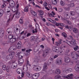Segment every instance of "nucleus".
<instances>
[{"instance_id":"72a5a7b5","label":"nucleus","mask_w":79,"mask_h":79,"mask_svg":"<svg viewBox=\"0 0 79 79\" xmlns=\"http://www.w3.org/2000/svg\"><path fill=\"white\" fill-rule=\"evenodd\" d=\"M51 60H52V61H53V59L52 58L50 60H49L48 61V65H50L51 64V63H52V62H51Z\"/></svg>"},{"instance_id":"ea45409f","label":"nucleus","mask_w":79,"mask_h":79,"mask_svg":"<svg viewBox=\"0 0 79 79\" xmlns=\"http://www.w3.org/2000/svg\"><path fill=\"white\" fill-rule=\"evenodd\" d=\"M23 18H21L19 21V22L20 24H23Z\"/></svg>"},{"instance_id":"20e7f679","label":"nucleus","mask_w":79,"mask_h":79,"mask_svg":"<svg viewBox=\"0 0 79 79\" xmlns=\"http://www.w3.org/2000/svg\"><path fill=\"white\" fill-rule=\"evenodd\" d=\"M73 74H69V75H67V76H63V77L64 78V79H66V78L67 79H73Z\"/></svg>"},{"instance_id":"de8ad7c7","label":"nucleus","mask_w":79,"mask_h":79,"mask_svg":"<svg viewBox=\"0 0 79 79\" xmlns=\"http://www.w3.org/2000/svg\"><path fill=\"white\" fill-rule=\"evenodd\" d=\"M47 5H48V4H47V2H45L44 3V6L46 7V6H47Z\"/></svg>"},{"instance_id":"393cba45","label":"nucleus","mask_w":79,"mask_h":79,"mask_svg":"<svg viewBox=\"0 0 79 79\" xmlns=\"http://www.w3.org/2000/svg\"><path fill=\"white\" fill-rule=\"evenodd\" d=\"M48 20L49 21L52 23H54V24L55 23V21L53 20L52 19H50V18H48Z\"/></svg>"},{"instance_id":"052dcab7","label":"nucleus","mask_w":79,"mask_h":79,"mask_svg":"<svg viewBox=\"0 0 79 79\" xmlns=\"http://www.w3.org/2000/svg\"><path fill=\"white\" fill-rule=\"evenodd\" d=\"M68 71H69V73L70 72H72V69H68Z\"/></svg>"},{"instance_id":"13d9d810","label":"nucleus","mask_w":79,"mask_h":79,"mask_svg":"<svg viewBox=\"0 0 79 79\" xmlns=\"http://www.w3.org/2000/svg\"><path fill=\"white\" fill-rule=\"evenodd\" d=\"M65 51V53H68L69 52V50H66Z\"/></svg>"},{"instance_id":"c03bdc74","label":"nucleus","mask_w":79,"mask_h":79,"mask_svg":"<svg viewBox=\"0 0 79 79\" xmlns=\"http://www.w3.org/2000/svg\"><path fill=\"white\" fill-rule=\"evenodd\" d=\"M6 3H3V5H2V8H3L4 7H5V6H6Z\"/></svg>"},{"instance_id":"4be33fe9","label":"nucleus","mask_w":79,"mask_h":79,"mask_svg":"<svg viewBox=\"0 0 79 79\" xmlns=\"http://www.w3.org/2000/svg\"><path fill=\"white\" fill-rule=\"evenodd\" d=\"M55 52L56 53H58L59 54L60 53H63V51L61 50H56Z\"/></svg>"},{"instance_id":"7ed1b4c3","label":"nucleus","mask_w":79,"mask_h":79,"mask_svg":"<svg viewBox=\"0 0 79 79\" xmlns=\"http://www.w3.org/2000/svg\"><path fill=\"white\" fill-rule=\"evenodd\" d=\"M7 2L9 3V5L11 7H14L15 6V1L11 0H7Z\"/></svg>"},{"instance_id":"864d4df0","label":"nucleus","mask_w":79,"mask_h":79,"mask_svg":"<svg viewBox=\"0 0 79 79\" xmlns=\"http://www.w3.org/2000/svg\"><path fill=\"white\" fill-rule=\"evenodd\" d=\"M75 61L76 63H79V60H77V59H75Z\"/></svg>"},{"instance_id":"79ce46f5","label":"nucleus","mask_w":79,"mask_h":79,"mask_svg":"<svg viewBox=\"0 0 79 79\" xmlns=\"http://www.w3.org/2000/svg\"><path fill=\"white\" fill-rule=\"evenodd\" d=\"M2 69H3V70H4V71H5L6 69V65H3L2 67Z\"/></svg>"},{"instance_id":"c85d7f7f","label":"nucleus","mask_w":79,"mask_h":79,"mask_svg":"<svg viewBox=\"0 0 79 79\" xmlns=\"http://www.w3.org/2000/svg\"><path fill=\"white\" fill-rule=\"evenodd\" d=\"M52 2L53 5H56L57 4V0H52Z\"/></svg>"},{"instance_id":"49530a36","label":"nucleus","mask_w":79,"mask_h":79,"mask_svg":"<svg viewBox=\"0 0 79 79\" xmlns=\"http://www.w3.org/2000/svg\"><path fill=\"white\" fill-rule=\"evenodd\" d=\"M60 5L61 6H64L65 5V3L63 2L62 1H60Z\"/></svg>"},{"instance_id":"c9c22d12","label":"nucleus","mask_w":79,"mask_h":79,"mask_svg":"<svg viewBox=\"0 0 79 79\" xmlns=\"http://www.w3.org/2000/svg\"><path fill=\"white\" fill-rule=\"evenodd\" d=\"M15 56L16 57H19V58H20V56L23 58V56L21 55H19V53H17V54H16Z\"/></svg>"},{"instance_id":"412c9836","label":"nucleus","mask_w":79,"mask_h":79,"mask_svg":"<svg viewBox=\"0 0 79 79\" xmlns=\"http://www.w3.org/2000/svg\"><path fill=\"white\" fill-rule=\"evenodd\" d=\"M61 76L59 75H56L54 77L55 79H61Z\"/></svg>"},{"instance_id":"37998d69","label":"nucleus","mask_w":79,"mask_h":79,"mask_svg":"<svg viewBox=\"0 0 79 79\" xmlns=\"http://www.w3.org/2000/svg\"><path fill=\"white\" fill-rule=\"evenodd\" d=\"M6 58H7V60H11L12 59V58L10 56H9V55H8L7 56Z\"/></svg>"},{"instance_id":"5fc2aeb1","label":"nucleus","mask_w":79,"mask_h":79,"mask_svg":"<svg viewBox=\"0 0 79 79\" xmlns=\"http://www.w3.org/2000/svg\"><path fill=\"white\" fill-rule=\"evenodd\" d=\"M59 25L60 26H62V27H63L64 26V24L62 23H59Z\"/></svg>"},{"instance_id":"f704fd0d","label":"nucleus","mask_w":79,"mask_h":79,"mask_svg":"<svg viewBox=\"0 0 79 79\" xmlns=\"http://www.w3.org/2000/svg\"><path fill=\"white\" fill-rule=\"evenodd\" d=\"M73 32H75V33H77L78 32V30L76 28H74L73 30Z\"/></svg>"},{"instance_id":"09e8293b","label":"nucleus","mask_w":79,"mask_h":79,"mask_svg":"<svg viewBox=\"0 0 79 79\" xmlns=\"http://www.w3.org/2000/svg\"><path fill=\"white\" fill-rule=\"evenodd\" d=\"M70 15H71L72 16H73L75 15V12H74V11L71 12Z\"/></svg>"},{"instance_id":"6ab92c4d","label":"nucleus","mask_w":79,"mask_h":79,"mask_svg":"<svg viewBox=\"0 0 79 79\" xmlns=\"http://www.w3.org/2000/svg\"><path fill=\"white\" fill-rule=\"evenodd\" d=\"M31 51H32V50H26V52H25L26 53H25V54L27 55V56H29V55H30V52H31Z\"/></svg>"},{"instance_id":"f03ea898","label":"nucleus","mask_w":79,"mask_h":79,"mask_svg":"<svg viewBox=\"0 0 79 79\" xmlns=\"http://www.w3.org/2000/svg\"><path fill=\"white\" fill-rule=\"evenodd\" d=\"M76 41L75 39H72L71 40V41H67L66 42V43L68 45L71 46L72 45H74L76 44Z\"/></svg>"},{"instance_id":"dca6fc26","label":"nucleus","mask_w":79,"mask_h":79,"mask_svg":"<svg viewBox=\"0 0 79 79\" xmlns=\"http://www.w3.org/2000/svg\"><path fill=\"white\" fill-rule=\"evenodd\" d=\"M48 68V66H47V63H45L44 64V66H43V70L44 71H45V70L47 69Z\"/></svg>"},{"instance_id":"aec40b11","label":"nucleus","mask_w":79,"mask_h":79,"mask_svg":"<svg viewBox=\"0 0 79 79\" xmlns=\"http://www.w3.org/2000/svg\"><path fill=\"white\" fill-rule=\"evenodd\" d=\"M75 69L76 71H79V64H77L76 65L75 67Z\"/></svg>"},{"instance_id":"f3484780","label":"nucleus","mask_w":79,"mask_h":79,"mask_svg":"<svg viewBox=\"0 0 79 79\" xmlns=\"http://www.w3.org/2000/svg\"><path fill=\"white\" fill-rule=\"evenodd\" d=\"M64 17L66 19H69L70 18V15L69 13L66 14H65Z\"/></svg>"},{"instance_id":"6e6552de","label":"nucleus","mask_w":79,"mask_h":79,"mask_svg":"<svg viewBox=\"0 0 79 79\" xmlns=\"http://www.w3.org/2000/svg\"><path fill=\"white\" fill-rule=\"evenodd\" d=\"M4 36V31L3 30V29H0V37L2 38Z\"/></svg>"},{"instance_id":"6e6d98bb","label":"nucleus","mask_w":79,"mask_h":79,"mask_svg":"<svg viewBox=\"0 0 79 79\" xmlns=\"http://www.w3.org/2000/svg\"><path fill=\"white\" fill-rule=\"evenodd\" d=\"M59 11L60 13H61V12H62L63 11V9H61V8L59 10Z\"/></svg>"},{"instance_id":"a18cd8bd","label":"nucleus","mask_w":79,"mask_h":79,"mask_svg":"<svg viewBox=\"0 0 79 79\" xmlns=\"http://www.w3.org/2000/svg\"><path fill=\"white\" fill-rule=\"evenodd\" d=\"M74 3H71L69 5V7H73V6H74Z\"/></svg>"},{"instance_id":"a211bd4d","label":"nucleus","mask_w":79,"mask_h":79,"mask_svg":"<svg viewBox=\"0 0 79 79\" xmlns=\"http://www.w3.org/2000/svg\"><path fill=\"white\" fill-rule=\"evenodd\" d=\"M26 75L29 78H31V77H32V75H31L30 73H29V72H26Z\"/></svg>"},{"instance_id":"473e14b6","label":"nucleus","mask_w":79,"mask_h":79,"mask_svg":"<svg viewBox=\"0 0 79 79\" xmlns=\"http://www.w3.org/2000/svg\"><path fill=\"white\" fill-rule=\"evenodd\" d=\"M49 74H52L55 73V71H53L52 70H49Z\"/></svg>"},{"instance_id":"bf43d9fd","label":"nucleus","mask_w":79,"mask_h":79,"mask_svg":"<svg viewBox=\"0 0 79 79\" xmlns=\"http://www.w3.org/2000/svg\"><path fill=\"white\" fill-rule=\"evenodd\" d=\"M34 16H37V13L35 12H34V13H33V14Z\"/></svg>"},{"instance_id":"a19ab883","label":"nucleus","mask_w":79,"mask_h":79,"mask_svg":"<svg viewBox=\"0 0 79 79\" xmlns=\"http://www.w3.org/2000/svg\"><path fill=\"white\" fill-rule=\"evenodd\" d=\"M35 40V37L34 36H32L31 37V38L30 40L31 41H34Z\"/></svg>"},{"instance_id":"b1692460","label":"nucleus","mask_w":79,"mask_h":79,"mask_svg":"<svg viewBox=\"0 0 79 79\" xmlns=\"http://www.w3.org/2000/svg\"><path fill=\"white\" fill-rule=\"evenodd\" d=\"M38 12L40 13V15H44V12L42 10H38Z\"/></svg>"},{"instance_id":"cd10ccee","label":"nucleus","mask_w":79,"mask_h":79,"mask_svg":"<svg viewBox=\"0 0 79 79\" xmlns=\"http://www.w3.org/2000/svg\"><path fill=\"white\" fill-rule=\"evenodd\" d=\"M24 11L25 12H28L29 11V6H27L25 7L24 9Z\"/></svg>"},{"instance_id":"4c0bfd02","label":"nucleus","mask_w":79,"mask_h":79,"mask_svg":"<svg viewBox=\"0 0 79 79\" xmlns=\"http://www.w3.org/2000/svg\"><path fill=\"white\" fill-rule=\"evenodd\" d=\"M17 65H18V64L16 63H15L13 65V68L14 69H15V68L17 67Z\"/></svg>"},{"instance_id":"69168bd1","label":"nucleus","mask_w":79,"mask_h":79,"mask_svg":"<svg viewBox=\"0 0 79 79\" xmlns=\"http://www.w3.org/2000/svg\"><path fill=\"white\" fill-rule=\"evenodd\" d=\"M55 32H59V30H58L57 29H55Z\"/></svg>"},{"instance_id":"603ef678","label":"nucleus","mask_w":79,"mask_h":79,"mask_svg":"<svg viewBox=\"0 0 79 79\" xmlns=\"http://www.w3.org/2000/svg\"><path fill=\"white\" fill-rule=\"evenodd\" d=\"M6 70L7 72H8V73L9 72V71H10V67H7L6 68Z\"/></svg>"},{"instance_id":"774afa93","label":"nucleus","mask_w":79,"mask_h":79,"mask_svg":"<svg viewBox=\"0 0 79 79\" xmlns=\"http://www.w3.org/2000/svg\"><path fill=\"white\" fill-rule=\"evenodd\" d=\"M40 47L41 48H44V46L43 45H41Z\"/></svg>"},{"instance_id":"4d7b16f0","label":"nucleus","mask_w":79,"mask_h":79,"mask_svg":"<svg viewBox=\"0 0 79 79\" xmlns=\"http://www.w3.org/2000/svg\"><path fill=\"white\" fill-rule=\"evenodd\" d=\"M64 9H65V10H67V11H69V10H70L69 7L65 8Z\"/></svg>"},{"instance_id":"7c9ffc66","label":"nucleus","mask_w":79,"mask_h":79,"mask_svg":"<svg viewBox=\"0 0 79 79\" xmlns=\"http://www.w3.org/2000/svg\"><path fill=\"white\" fill-rule=\"evenodd\" d=\"M3 13V10L1 9L0 10V18L2 16Z\"/></svg>"},{"instance_id":"680f3d73","label":"nucleus","mask_w":79,"mask_h":79,"mask_svg":"<svg viewBox=\"0 0 79 79\" xmlns=\"http://www.w3.org/2000/svg\"><path fill=\"white\" fill-rule=\"evenodd\" d=\"M9 50H15V49L13 48V47H10Z\"/></svg>"},{"instance_id":"338daca9","label":"nucleus","mask_w":79,"mask_h":79,"mask_svg":"<svg viewBox=\"0 0 79 79\" xmlns=\"http://www.w3.org/2000/svg\"><path fill=\"white\" fill-rule=\"evenodd\" d=\"M3 66V63H0V66H1V67H2V66Z\"/></svg>"},{"instance_id":"e2e57ef3","label":"nucleus","mask_w":79,"mask_h":79,"mask_svg":"<svg viewBox=\"0 0 79 79\" xmlns=\"http://www.w3.org/2000/svg\"><path fill=\"white\" fill-rule=\"evenodd\" d=\"M49 8H50V9H52V6L50 4H49L48 5Z\"/></svg>"},{"instance_id":"f257e3e1","label":"nucleus","mask_w":79,"mask_h":79,"mask_svg":"<svg viewBox=\"0 0 79 79\" xmlns=\"http://www.w3.org/2000/svg\"><path fill=\"white\" fill-rule=\"evenodd\" d=\"M12 11L13 13L15 12L16 13L14 14L11 15H10L9 19H8L7 21V23L10 22V21H11L13 19V18H14L15 15V16L17 18H19L20 17V13H19V12H18V9H17V10H16L15 11H13L12 10Z\"/></svg>"},{"instance_id":"1a4fd4ad","label":"nucleus","mask_w":79,"mask_h":79,"mask_svg":"<svg viewBox=\"0 0 79 79\" xmlns=\"http://www.w3.org/2000/svg\"><path fill=\"white\" fill-rule=\"evenodd\" d=\"M62 60L61 59L58 58L57 59V60L56 61V63L57 64H59V65H60L62 64Z\"/></svg>"},{"instance_id":"3c124183","label":"nucleus","mask_w":79,"mask_h":79,"mask_svg":"<svg viewBox=\"0 0 79 79\" xmlns=\"http://www.w3.org/2000/svg\"><path fill=\"white\" fill-rule=\"evenodd\" d=\"M29 61L28 60H27V65H29V66H31V65L30 64H29Z\"/></svg>"},{"instance_id":"c756f323","label":"nucleus","mask_w":79,"mask_h":79,"mask_svg":"<svg viewBox=\"0 0 79 79\" xmlns=\"http://www.w3.org/2000/svg\"><path fill=\"white\" fill-rule=\"evenodd\" d=\"M17 72L18 74H20L22 73V70L20 69H18L17 70Z\"/></svg>"},{"instance_id":"9b49d317","label":"nucleus","mask_w":79,"mask_h":79,"mask_svg":"<svg viewBox=\"0 0 79 79\" xmlns=\"http://www.w3.org/2000/svg\"><path fill=\"white\" fill-rule=\"evenodd\" d=\"M71 61L70 58L68 57H65V63H69Z\"/></svg>"},{"instance_id":"8fccbe9b","label":"nucleus","mask_w":79,"mask_h":79,"mask_svg":"<svg viewBox=\"0 0 79 79\" xmlns=\"http://www.w3.org/2000/svg\"><path fill=\"white\" fill-rule=\"evenodd\" d=\"M24 68V67H23V70L24 71H27V67H25V68Z\"/></svg>"},{"instance_id":"39448f33","label":"nucleus","mask_w":79,"mask_h":79,"mask_svg":"<svg viewBox=\"0 0 79 79\" xmlns=\"http://www.w3.org/2000/svg\"><path fill=\"white\" fill-rule=\"evenodd\" d=\"M33 69L36 71H39L41 70V67L38 66L34 65L33 68Z\"/></svg>"},{"instance_id":"423d86ee","label":"nucleus","mask_w":79,"mask_h":79,"mask_svg":"<svg viewBox=\"0 0 79 79\" xmlns=\"http://www.w3.org/2000/svg\"><path fill=\"white\" fill-rule=\"evenodd\" d=\"M48 53H49V50H45L44 51V52L43 54V57L44 58L46 57V56H47V54H48Z\"/></svg>"},{"instance_id":"a878e982","label":"nucleus","mask_w":79,"mask_h":79,"mask_svg":"<svg viewBox=\"0 0 79 79\" xmlns=\"http://www.w3.org/2000/svg\"><path fill=\"white\" fill-rule=\"evenodd\" d=\"M14 55H15V52H12L11 53H10L9 55V56H10V57L12 58L14 56Z\"/></svg>"},{"instance_id":"2f4dec72","label":"nucleus","mask_w":79,"mask_h":79,"mask_svg":"<svg viewBox=\"0 0 79 79\" xmlns=\"http://www.w3.org/2000/svg\"><path fill=\"white\" fill-rule=\"evenodd\" d=\"M62 35L64 37V38H66V37H67V35H66V33L64 32H63L62 33Z\"/></svg>"},{"instance_id":"bb28decb","label":"nucleus","mask_w":79,"mask_h":79,"mask_svg":"<svg viewBox=\"0 0 79 79\" xmlns=\"http://www.w3.org/2000/svg\"><path fill=\"white\" fill-rule=\"evenodd\" d=\"M18 61L19 64H23V63L24 62V60L23 59H20Z\"/></svg>"},{"instance_id":"f8f14e48","label":"nucleus","mask_w":79,"mask_h":79,"mask_svg":"<svg viewBox=\"0 0 79 79\" xmlns=\"http://www.w3.org/2000/svg\"><path fill=\"white\" fill-rule=\"evenodd\" d=\"M39 62V59L37 58H35L34 59V61H33V63L37 65L38 64V62Z\"/></svg>"},{"instance_id":"4468645a","label":"nucleus","mask_w":79,"mask_h":79,"mask_svg":"<svg viewBox=\"0 0 79 79\" xmlns=\"http://www.w3.org/2000/svg\"><path fill=\"white\" fill-rule=\"evenodd\" d=\"M61 44V40L59 41V42L56 41L55 43V45L56 46L59 47L60 45V44Z\"/></svg>"},{"instance_id":"5701e85b","label":"nucleus","mask_w":79,"mask_h":79,"mask_svg":"<svg viewBox=\"0 0 79 79\" xmlns=\"http://www.w3.org/2000/svg\"><path fill=\"white\" fill-rule=\"evenodd\" d=\"M60 48L61 49H63V50H64V48H68V47H67V46H66V45H65L64 44H62L61 45Z\"/></svg>"},{"instance_id":"ddd939ff","label":"nucleus","mask_w":79,"mask_h":79,"mask_svg":"<svg viewBox=\"0 0 79 79\" xmlns=\"http://www.w3.org/2000/svg\"><path fill=\"white\" fill-rule=\"evenodd\" d=\"M55 73L57 74H61V72L60 69H57L56 70Z\"/></svg>"},{"instance_id":"e433bc0d","label":"nucleus","mask_w":79,"mask_h":79,"mask_svg":"<svg viewBox=\"0 0 79 79\" xmlns=\"http://www.w3.org/2000/svg\"><path fill=\"white\" fill-rule=\"evenodd\" d=\"M7 31L8 34H11L12 32H11V30H10V28H9L7 30Z\"/></svg>"},{"instance_id":"9d476101","label":"nucleus","mask_w":79,"mask_h":79,"mask_svg":"<svg viewBox=\"0 0 79 79\" xmlns=\"http://www.w3.org/2000/svg\"><path fill=\"white\" fill-rule=\"evenodd\" d=\"M16 37H13L12 39L10 40V42H9V43H10V42L11 43H14V42H15L16 41Z\"/></svg>"},{"instance_id":"2eb2a0df","label":"nucleus","mask_w":79,"mask_h":79,"mask_svg":"<svg viewBox=\"0 0 79 79\" xmlns=\"http://www.w3.org/2000/svg\"><path fill=\"white\" fill-rule=\"evenodd\" d=\"M21 41H19L18 42V44L17 45V47L18 48V49H19L20 48H21Z\"/></svg>"},{"instance_id":"58836bf2","label":"nucleus","mask_w":79,"mask_h":79,"mask_svg":"<svg viewBox=\"0 0 79 79\" xmlns=\"http://www.w3.org/2000/svg\"><path fill=\"white\" fill-rule=\"evenodd\" d=\"M14 37V36H13V35H9L8 38L9 39H10V40L12 38Z\"/></svg>"},{"instance_id":"0eeeda50","label":"nucleus","mask_w":79,"mask_h":79,"mask_svg":"<svg viewBox=\"0 0 79 79\" xmlns=\"http://www.w3.org/2000/svg\"><path fill=\"white\" fill-rule=\"evenodd\" d=\"M39 76H40L39 74L38 73H35L33 75L32 78L33 79H38V78L39 77Z\"/></svg>"},{"instance_id":"0e129e2a","label":"nucleus","mask_w":79,"mask_h":79,"mask_svg":"<svg viewBox=\"0 0 79 79\" xmlns=\"http://www.w3.org/2000/svg\"><path fill=\"white\" fill-rule=\"evenodd\" d=\"M31 35V33H28L27 35V36L29 37V36H30V35Z\"/></svg>"}]
</instances>
